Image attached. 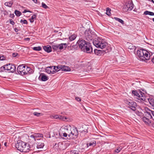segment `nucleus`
I'll return each instance as SVG.
<instances>
[{"instance_id":"f257e3e1","label":"nucleus","mask_w":154,"mask_h":154,"mask_svg":"<svg viewBox=\"0 0 154 154\" xmlns=\"http://www.w3.org/2000/svg\"><path fill=\"white\" fill-rule=\"evenodd\" d=\"M15 146L17 150L21 152H27L32 150L29 143L21 141H18Z\"/></svg>"},{"instance_id":"f03ea898","label":"nucleus","mask_w":154,"mask_h":154,"mask_svg":"<svg viewBox=\"0 0 154 154\" xmlns=\"http://www.w3.org/2000/svg\"><path fill=\"white\" fill-rule=\"evenodd\" d=\"M149 52L145 50H140L137 51V54L140 60L145 61L149 59L148 56Z\"/></svg>"},{"instance_id":"7ed1b4c3","label":"nucleus","mask_w":154,"mask_h":154,"mask_svg":"<svg viewBox=\"0 0 154 154\" xmlns=\"http://www.w3.org/2000/svg\"><path fill=\"white\" fill-rule=\"evenodd\" d=\"M93 43L96 47L101 49L104 48L107 44L104 39L100 38H95L93 40Z\"/></svg>"},{"instance_id":"20e7f679","label":"nucleus","mask_w":154,"mask_h":154,"mask_svg":"<svg viewBox=\"0 0 154 154\" xmlns=\"http://www.w3.org/2000/svg\"><path fill=\"white\" fill-rule=\"evenodd\" d=\"M95 36V33L90 29L86 30L85 32V38L88 41L92 40Z\"/></svg>"},{"instance_id":"39448f33","label":"nucleus","mask_w":154,"mask_h":154,"mask_svg":"<svg viewBox=\"0 0 154 154\" xmlns=\"http://www.w3.org/2000/svg\"><path fill=\"white\" fill-rule=\"evenodd\" d=\"M124 101L125 103L127 105L128 108L133 111L136 110L137 105L135 102L130 99L125 100Z\"/></svg>"},{"instance_id":"423d86ee","label":"nucleus","mask_w":154,"mask_h":154,"mask_svg":"<svg viewBox=\"0 0 154 154\" xmlns=\"http://www.w3.org/2000/svg\"><path fill=\"white\" fill-rule=\"evenodd\" d=\"M85 45L81 47V49L85 52L90 53L93 51V49L91 46V44L89 42H87L85 43Z\"/></svg>"},{"instance_id":"0eeeda50","label":"nucleus","mask_w":154,"mask_h":154,"mask_svg":"<svg viewBox=\"0 0 154 154\" xmlns=\"http://www.w3.org/2000/svg\"><path fill=\"white\" fill-rule=\"evenodd\" d=\"M70 132H68V135L70 137H77L79 134L78 131L76 127H74L70 130Z\"/></svg>"},{"instance_id":"6e6552de","label":"nucleus","mask_w":154,"mask_h":154,"mask_svg":"<svg viewBox=\"0 0 154 154\" xmlns=\"http://www.w3.org/2000/svg\"><path fill=\"white\" fill-rule=\"evenodd\" d=\"M66 43H61L60 44H56L52 46V48L54 50H57L59 49L61 50L64 48H66L67 46Z\"/></svg>"},{"instance_id":"1a4fd4ad","label":"nucleus","mask_w":154,"mask_h":154,"mask_svg":"<svg viewBox=\"0 0 154 154\" xmlns=\"http://www.w3.org/2000/svg\"><path fill=\"white\" fill-rule=\"evenodd\" d=\"M6 70L10 71V72H13L16 70V67L15 65L9 63L5 65Z\"/></svg>"},{"instance_id":"9d476101","label":"nucleus","mask_w":154,"mask_h":154,"mask_svg":"<svg viewBox=\"0 0 154 154\" xmlns=\"http://www.w3.org/2000/svg\"><path fill=\"white\" fill-rule=\"evenodd\" d=\"M56 66H52L46 67L45 70L46 72L48 74H53L55 73V71L54 70H56Z\"/></svg>"},{"instance_id":"9b49d317","label":"nucleus","mask_w":154,"mask_h":154,"mask_svg":"<svg viewBox=\"0 0 154 154\" xmlns=\"http://www.w3.org/2000/svg\"><path fill=\"white\" fill-rule=\"evenodd\" d=\"M26 66H23V64L20 65L18 66L17 68L18 73L22 75H23V72L25 70Z\"/></svg>"},{"instance_id":"f8f14e48","label":"nucleus","mask_w":154,"mask_h":154,"mask_svg":"<svg viewBox=\"0 0 154 154\" xmlns=\"http://www.w3.org/2000/svg\"><path fill=\"white\" fill-rule=\"evenodd\" d=\"M23 71V75H25L27 74H30L34 72L33 70L32 69L29 67H28L26 66H25V70Z\"/></svg>"},{"instance_id":"ddd939ff","label":"nucleus","mask_w":154,"mask_h":154,"mask_svg":"<svg viewBox=\"0 0 154 154\" xmlns=\"http://www.w3.org/2000/svg\"><path fill=\"white\" fill-rule=\"evenodd\" d=\"M43 135L42 134L40 133H35L30 136V137L33 139V140L35 141L36 140H38L37 138L42 137Z\"/></svg>"},{"instance_id":"4468645a","label":"nucleus","mask_w":154,"mask_h":154,"mask_svg":"<svg viewBox=\"0 0 154 154\" xmlns=\"http://www.w3.org/2000/svg\"><path fill=\"white\" fill-rule=\"evenodd\" d=\"M94 51V54H95L99 56L101 55L102 53L104 54V53H106L108 52V51L107 50H103L102 51L100 50H98L97 49H95Z\"/></svg>"},{"instance_id":"2eb2a0df","label":"nucleus","mask_w":154,"mask_h":154,"mask_svg":"<svg viewBox=\"0 0 154 154\" xmlns=\"http://www.w3.org/2000/svg\"><path fill=\"white\" fill-rule=\"evenodd\" d=\"M54 118L55 119H59L60 120L62 121H65V120L67 119V118L66 117H64L61 115H56L54 116Z\"/></svg>"},{"instance_id":"dca6fc26","label":"nucleus","mask_w":154,"mask_h":154,"mask_svg":"<svg viewBox=\"0 0 154 154\" xmlns=\"http://www.w3.org/2000/svg\"><path fill=\"white\" fill-rule=\"evenodd\" d=\"M87 42L85 41L83 39H79L77 42V43L78 44L80 48H81V47L83 46V44H85Z\"/></svg>"},{"instance_id":"f3484780","label":"nucleus","mask_w":154,"mask_h":154,"mask_svg":"<svg viewBox=\"0 0 154 154\" xmlns=\"http://www.w3.org/2000/svg\"><path fill=\"white\" fill-rule=\"evenodd\" d=\"M126 5L130 11H131L134 8V5L132 1H129L128 3H126Z\"/></svg>"},{"instance_id":"a211bd4d","label":"nucleus","mask_w":154,"mask_h":154,"mask_svg":"<svg viewBox=\"0 0 154 154\" xmlns=\"http://www.w3.org/2000/svg\"><path fill=\"white\" fill-rule=\"evenodd\" d=\"M128 49L130 50V51L131 52H132L135 51L136 49V47L135 46H133V44L131 43H129L128 44Z\"/></svg>"},{"instance_id":"6ab92c4d","label":"nucleus","mask_w":154,"mask_h":154,"mask_svg":"<svg viewBox=\"0 0 154 154\" xmlns=\"http://www.w3.org/2000/svg\"><path fill=\"white\" fill-rule=\"evenodd\" d=\"M151 112H152V111L149 110V112H145V114L143 116L148 118L149 119L153 118L152 116V114Z\"/></svg>"},{"instance_id":"aec40b11","label":"nucleus","mask_w":154,"mask_h":154,"mask_svg":"<svg viewBox=\"0 0 154 154\" xmlns=\"http://www.w3.org/2000/svg\"><path fill=\"white\" fill-rule=\"evenodd\" d=\"M141 117L143 121L145 123L148 124H149L151 123V121L148 118L144 116H141Z\"/></svg>"},{"instance_id":"412c9836","label":"nucleus","mask_w":154,"mask_h":154,"mask_svg":"<svg viewBox=\"0 0 154 154\" xmlns=\"http://www.w3.org/2000/svg\"><path fill=\"white\" fill-rule=\"evenodd\" d=\"M61 67V70L66 71H70L71 69L69 67L67 66L60 65Z\"/></svg>"},{"instance_id":"4be33fe9","label":"nucleus","mask_w":154,"mask_h":154,"mask_svg":"<svg viewBox=\"0 0 154 154\" xmlns=\"http://www.w3.org/2000/svg\"><path fill=\"white\" fill-rule=\"evenodd\" d=\"M44 50L48 53H49L51 51V47L48 45L43 46Z\"/></svg>"},{"instance_id":"5701e85b","label":"nucleus","mask_w":154,"mask_h":154,"mask_svg":"<svg viewBox=\"0 0 154 154\" xmlns=\"http://www.w3.org/2000/svg\"><path fill=\"white\" fill-rule=\"evenodd\" d=\"M96 145V142L95 140L92 141L90 142L87 143V147L89 146H94Z\"/></svg>"},{"instance_id":"b1692460","label":"nucleus","mask_w":154,"mask_h":154,"mask_svg":"<svg viewBox=\"0 0 154 154\" xmlns=\"http://www.w3.org/2000/svg\"><path fill=\"white\" fill-rule=\"evenodd\" d=\"M138 99L140 100H141L143 101H145V98L144 96V94L142 92V93H141V94H140V95L139 96Z\"/></svg>"},{"instance_id":"393cba45","label":"nucleus","mask_w":154,"mask_h":154,"mask_svg":"<svg viewBox=\"0 0 154 154\" xmlns=\"http://www.w3.org/2000/svg\"><path fill=\"white\" fill-rule=\"evenodd\" d=\"M44 146V144L43 143L39 142L37 143V147L38 149L42 148Z\"/></svg>"},{"instance_id":"a878e982","label":"nucleus","mask_w":154,"mask_h":154,"mask_svg":"<svg viewBox=\"0 0 154 154\" xmlns=\"http://www.w3.org/2000/svg\"><path fill=\"white\" fill-rule=\"evenodd\" d=\"M141 93H142L141 91L139 92L138 93L136 91L133 90L132 91V94H134L135 96H137L138 98L139 97V96L140 95V94H141Z\"/></svg>"},{"instance_id":"bb28decb","label":"nucleus","mask_w":154,"mask_h":154,"mask_svg":"<svg viewBox=\"0 0 154 154\" xmlns=\"http://www.w3.org/2000/svg\"><path fill=\"white\" fill-rule=\"evenodd\" d=\"M13 3V1H11L9 2H6L5 3V5L7 6L11 7Z\"/></svg>"},{"instance_id":"cd10ccee","label":"nucleus","mask_w":154,"mask_h":154,"mask_svg":"<svg viewBox=\"0 0 154 154\" xmlns=\"http://www.w3.org/2000/svg\"><path fill=\"white\" fill-rule=\"evenodd\" d=\"M144 14L146 15H149L151 16H153L154 15V13L147 11H144Z\"/></svg>"},{"instance_id":"c85d7f7f","label":"nucleus","mask_w":154,"mask_h":154,"mask_svg":"<svg viewBox=\"0 0 154 154\" xmlns=\"http://www.w3.org/2000/svg\"><path fill=\"white\" fill-rule=\"evenodd\" d=\"M148 100L150 104L154 107V99L149 98L148 99Z\"/></svg>"},{"instance_id":"c756f323","label":"nucleus","mask_w":154,"mask_h":154,"mask_svg":"<svg viewBox=\"0 0 154 154\" xmlns=\"http://www.w3.org/2000/svg\"><path fill=\"white\" fill-rule=\"evenodd\" d=\"M41 80L42 81H45L48 79V77L45 75H42L41 76Z\"/></svg>"},{"instance_id":"7c9ffc66","label":"nucleus","mask_w":154,"mask_h":154,"mask_svg":"<svg viewBox=\"0 0 154 154\" xmlns=\"http://www.w3.org/2000/svg\"><path fill=\"white\" fill-rule=\"evenodd\" d=\"M114 19L116 21H118L122 24L123 25L124 23V21L116 17H115Z\"/></svg>"},{"instance_id":"2f4dec72","label":"nucleus","mask_w":154,"mask_h":154,"mask_svg":"<svg viewBox=\"0 0 154 154\" xmlns=\"http://www.w3.org/2000/svg\"><path fill=\"white\" fill-rule=\"evenodd\" d=\"M76 37L75 34H73L69 37V39L70 41H72L75 39Z\"/></svg>"},{"instance_id":"473e14b6","label":"nucleus","mask_w":154,"mask_h":154,"mask_svg":"<svg viewBox=\"0 0 154 154\" xmlns=\"http://www.w3.org/2000/svg\"><path fill=\"white\" fill-rule=\"evenodd\" d=\"M111 9L109 8H106V14L108 16H110L111 14Z\"/></svg>"},{"instance_id":"72a5a7b5","label":"nucleus","mask_w":154,"mask_h":154,"mask_svg":"<svg viewBox=\"0 0 154 154\" xmlns=\"http://www.w3.org/2000/svg\"><path fill=\"white\" fill-rule=\"evenodd\" d=\"M15 15L17 16H20L21 15V12L19 11L15 10L14 12Z\"/></svg>"},{"instance_id":"f704fd0d","label":"nucleus","mask_w":154,"mask_h":154,"mask_svg":"<svg viewBox=\"0 0 154 154\" xmlns=\"http://www.w3.org/2000/svg\"><path fill=\"white\" fill-rule=\"evenodd\" d=\"M33 49L35 51H39L41 50L42 48L40 46L35 47H33Z\"/></svg>"},{"instance_id":"c9c22d12","label":"nucleus","mask_w":154,"mask_h":154,"mask_svg":"<svg viewBox=\"0 0 154 154\" xmlns=\"http://www.w3.org/2000/svg\"><path fill=\"white\" fill-rule=\"evenodd\" d=\"M122 148L119 147H118L115 150V152L116 153H119L122 149Z\"/></svg>"},{"instance_id":"e433bc0d","label":"nucleus","mask_w":154,"mask_h":154,"mask_svg":"<svg viewBox=\"0 0 154 154\" xmlns=\"http://www.w3.org/2000/svg\"><path fill=\"white\" fill-rule=\"evenodd\" d=\"M56 69H57L56 70H54V71H55V72L56 71L57 72L61 70V67H60V65L57 66H56Z\"/></svg>"},{"instance_id":"4c0bfd02","label":"nucleus","mask_w":154,"mask_h":154,"mask_svg":"<svg viewBox=\"0 0 154 154\" xmlns=\"http://www.w3.org/2000/svg\"><path fill=\"white\" fill-rule=\"evenodd\" d=\"M20 22L21 23H22L23 24H28V22L26 20H20Z\"/></svg>"},{"instance_id":"58836bf2","label":"nucleus","mask_w":154,"mask_h":154,"mask_svg":"<svg viewBox=\"0 0 154 154\" xmlns=\"http://www.w3.org/2000/svg\"><path fill=\"white\" fill-rule=\"evenodd\" d=\"M5 70H6V68L5 65L0 67V72H3Z\"/></svg>"},{"instance_id":"ea45409f","label":"nucleus","mask_w":154,"mask_h":154,"mask_svg":"<svg viewBox=\"0 0 154 154\" xmlns=\"http://www.w3.org/2000/svg\"><path fill=\"white\" fill-rule=\"evenodd\" d=\"M42 7L45 9L49 8L44 3L42 2Z\"/></svg>"},{"instance_id":"a19ab883","label":"nucleus","mask_w":154,"mask_h":154,"mask_svg":"<svg viewBox=\"0 0 154 154\" xmlns=\"http://www.w3.org/2000/svg\"><path fill=\"white\" fill-rule=\"evenodd\" d=\"M71 153L73 154H79V152L77 150H72L71 151Z\"/></svg>"},{"instance_id":"79ce46f5","label":"nucleus","mask_w":154,"mask_h":154,"mask_svg":"<svg viewBox=\"0 0 154 154\" xmlns=\"http://www.w3.org/2000/svg\"><path fill=\"white\" fill-rule=\"evenodd\" d=\"M37 15V14H34L33 15L31 18L35 20L36 19Z\"/></svg>"},{"instance_id":"37998d69","label":"nucleus","mask_w":154,"mask_h":154,"mask_svg":"<svg viewBox=\"0 0 154 154\" xmlns=\"http://www.w3.org/2000/svg\"><path fill=\"white\" fill-rule=\"evenodd\" d=\"M124 10H125V11H130L129 9H128V7L126 6V5H125L123 8Z\"/></svg>"},{"instance_id":"c03bdc74","label":"nucleus","mask_w":154,"mask_h":154,"mask_svg":"<svg viewBox=\"0 0 154 154\" xmlns=\"http://www.w3.org/2000/svg\"><path fill=\"white\" fill-rule=\"evenodd\" d=\"M33 114L37 116H39L41 114V113L38 112H34Z\"/></svg>"},{"instance_id":"a18cd8bd","label":"nucleus","mask_w":154,"mask_h":154,"mask_svg":"<svg viewBox=\"0 0 154 154\" xmlns=\"http://www.w3.org/2000/svg\"><path fill=\"white\" fill-rule=\"evenodd\" d=\"M9 20L10 23L12 25H13L15 24V23L12 19H10Z\"/></svg>"},{"instance_id":"49530a36","label":"nucleus","mask_w":154,"mask_h":154,"mask_svg":"<svg viewBox=\"0 0 154 154\" xmlns=\"http://www.w3.org/2000/svg\"><path fill=\"white\" fill-rule=\"evenodd\" d=\"M79 131L81 133H83V132H84L86 133L88 132V130L87 129L85 130H80Z\"/></svg>"},{"instance_id":"de8ad7c7","label":"nucleus","mask_w":154,"mask_h":154,"mask_svg":"<svg viewBox=\"0 0 154 154\" xmlns=\"http://www.w3.org/2000/svg\"><path fill=\"white\" fill-rule=\"evenodd\" d=\"M149 54L148 56H149V59H150L151 58V57H152V55L153 54H154V53L151 52L149 51V54Z\"/></svg>"},{"instance_id":"09e8293b","label":"nucleus","mask_w":154,"mask_h":154,"mask_svg":"<svg viewBox=\"0 0 154 154\" xmlns=\"http://www.w3.org/2000/svg\"><path fill=\"white\" fill-rule=\"evenodd\" d=\"M26 12H30V13H32V12L29 11V10H27L26 9H25L24 10V11H23V13H26Z\"/></svg>"},{"instance_id":"8fccbe9b","label":"nucleus","mask_w":154,"mask_h":154,"mask_svg":"<svg viewBox=\"0 0 154 154\" xmlns=\"http://www.w3.org/2000/svg\"><path fill=\"white\" fill-rule=\"evenodd\" d=\"M75 99L78 101H80L81 100V99L80 98L76 97H75Z\"/></svg>"},{"instance_id":"3c124183","label":"nucleus","mask_w":154,"mask_h":154,"mask_svg":"<svg viewBox=\"0 0 154 154\" xmlns=\"http://www.w3.org/2000/svg\"><path fill=\"white\" fill-rule=\"evenodd\" d=\"M18 54L17 53H13L12 54V56L14 57H16Z\"/></svg>"},{"instance_id":"603ef678","label":"nucleus","mask_w":154,"mask_h":154,"mask_svg":"<svg viewBox=\"0 0 154 154\" xmlns=\"http://www.w3.org/2000/svg\"><path fill=\"white\" fill-rule=\"evenodd\" d=\"M68 132H67V133H63V136L64 137H66L67 135H68Z\"/></svg>"},{"instance_id":"864d4df0","label":"nucleus","mask_w":154,"mask_h":154,"mask_svg":"<svg viewBox=\"0 0 154 154\" xmlns=\"http://www.w3.org/2000/svg\"><path fill=\"white\" fill-rule=\"evenodd\" d=\"M31 23H33L34 21V20L32 19L31 18L29 19Z\"/></svg>"},{"instance_id":"5fc2aeb1","label":"nucleus","mask_w":154,"mask_h":154,"mask_svg":"<svg viewBox=\"0 0 154 154\" xmlns=\"http://www.w3.org/2000/svg\"><path fill=\"white\" fill-rule=\"evenodd\" d=\"M152 58V63H154V55L153 56V57H151Z\"/></svg>"},{"instance_id":"6e6d98bb","label":"nucleus","mask_w":154,"mask_h":154,"mask_svg":"<svg viewBox=\"0 0 154 154\" xmlns=\"http://www.w3.org/2000/svg\"><path fill=\"white\" fill-rule=\"evenodd\" d=\"M14 14H11V15H10V17L11 18H14Z\"/></svg>"},{"instance_id":"4d7b16f0","label":"nucleus","mask_w":154,"mask_h":154,"mask_svg":"<svg viewBox=\"0 0 154 154\" xmlns=\"http://www.w3.org/2000/svg\"><path fill=\"white\" fill-rule=\"evenodd\" d=\"M14 30L16 32H17L18 31V30L16 28H15L14 29Z\"/></svg>"},{"instance_id":"13d9d810","label":"nucleus","mask_w":154,"mask_h":154,"mask_svg":"<svg viewBox=\"0 0 154 154\" xmlns=\"http://www.w3.org/2000/svg\"><path fill=\"white\" fill-rule=\"evenodd\" d=\"M33 2H35V3H37V0H32Z\"/></svg>"},{"instance_id":"bf43d9fd","label":"nucleus","mask_w":154,"mask_h":154,"mask_svg":"<svg viewBox=\"0 0 154 154\" xmlns=\"http://www.w3.org/2000/svg\"><path fill=\"white\" fill-rule=\"evenodd\" d=\"M25 39L26 40L29 41L30 40V38H25Z\"/></svg>"},{"instance_id":"052dcab7","label":"nucleus","mask_w":154,"mask_h":154,"mask_svg":"<svg viewBox=\"0 0 154 154\" xmlns=\"http://www.w3.org/2000/svg\"><path fill=\"white\" fill-rule=\"evenodd\" d=\"M151 2H153V3H154V1L153 0H151Z\"/></svg>"},{"instance_id":"680f3d73","label":"nucleus","mask_w":154,"mask_h":154,"mask_svg":"<svg viewBox=\"0 0 154 154\" xmlns=\"http://www.w3.org/2000/svg\"><path fill=\"white\" fill-rule=\"evenodd\" d=\"M152 20H153V21L154 22V18H153L152 19Z\"/></svg>"},{"instance_id":"e2e57ef3","label":"nucleus","mask_w":154,"mask_h":154,"mask_svg":"<svg viewBox=\"0 0 154 154\" xmlns=\"http://www.w3.org/2000/svg\"><path fill=\"white\" fill-rule=\"evenodd\" d=\"M131 154H134V152H132Z\"/></svg>"},{"instance_id":"0e129e2a","label":"nucleus","mask_w":154,"mask_h":154,"mask_svg":"<svg viewBox=\"0 0 154 154\" xmlns=\"http://www.w3.org/2000/svg\"><path fill=\"white\" fill-rule=\"evenodd\" d=\"M6 143H5V144H5V145H6Z\"/></svg>"},{"instance_id":"69168bd1","label":"nucleus","mask_w":154,"mask_h":154,"mask_svg":"<svg viewBox=\"0 0 154 154\" xmlns=\"http://www.w3.org/2000/svg\"><path fill=\"white\" fill-rule=\"evenodd\" d=\"M85 45V44H83V46H84Z\"/></svg>"},{"instance_id":"338daca9","label":"nucleus","mask_w":154,"mask_h":154,"mask_svg":"<svg viewBox=\"0 0 154 154\" xmlns=\"http://www.w3.org/2000/svg\"><path fill=\"white\" fill-rule=\"evenodd\" d=\"M153 125H154V123H153Z\"/></svg>"}]
</instances>
